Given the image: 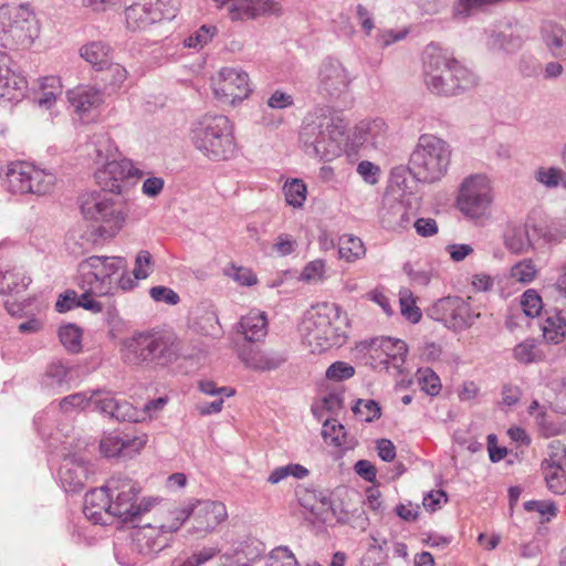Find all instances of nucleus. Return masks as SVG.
Returning <instances> with one entry per match:
<instances>
[{"instance_id": "nucleus-1", "label": "nucleus", "mask_w": 566, "mask_h": 566, "mask_svg": "<svg viewBox=\"0 0 566 566\" xmlns=\"http://www.w3.org/2000/svg\"><path fill=\"white\" fill-rule=\"evenodd\" d=\"M347 314L335 303L312 306L301 324L303 344L314 354L342 346L347 338Z\"/></svg>"}, {"instance_id": "nucleus-2", "label": "nucleus", "mask_w": 566, "mask_h": 566, "mask_svg": "<svg viewBox=\"0 0 566 566\" xmlns=\"http://www.w3.org/2000/svg\"><path fill=\"white\" fill-rule=\"evenodd\" d=\"M76 282L82 291H87L95 300L135 286L123 256L92 255L82 260L77 265Z\"/></svg>"}, {"instance_id": "nucleus-3", "label": "nucleus", "mask_w": 566, "mask_h": 566, "mask_svg": "<svg viewBox=\"0 0 566 566\" xmlns=\"http://www.w3.org/2000/svg\"><path fill=\"white\" fill-rule=\"evenodd\" d=\"M423 82L437 95L452 96L472 88L476 75L449 53L434 44L423 52Z\"/></svg>"}, {"instance_id": "nucleus-4", "label": "nucleus", "mask_w": 566, "mask_h": 566, "mask_svg": "<svg viewBox=\"0 0 566 566\" xmlns=\"http://www.w3.org/2000/svg\"><path fill=\"white\" fill-rule=\"evenodd\" d=\"M122 355L130 365L155 361L171 364L180 358H192L196 349L172 332L140 333L123 342Z\"/></svg>"}, {"instance_id": "nucleus-5", "label": "nucleus", "mask_w": 566, "mask_h": 566, "mask_svg": "<svg viewBox=\"0 0 566 566\" xmlns=\"http://www.w3.org/2000/svg\"><path fill=\"white\" fill-rule=\"evenodd\" d=\"M193 147L212 161L229 160L237 153L234 128L224 115H205L190 129Z\"/></svg>"}, {"instance_id": "nucleus-6", "label": "nucleus", "mask_w": 566, "mask_h": 566, "mask_svg": "<svg viewBox=\"0 0 566 566\" xmlns=\"http://www.w3.org/2000/svg\"><path fill=\"white\" fill-rule=\"evenodd\" d=\"M451 155L448 142L432 134H422L410 155L408 169L418 181L433 184L447 175Z\"/></svg>"}, {"instance_id": "nucleus-7", "label": "nucleus", "mask_w": 566, "mask_h": 566, "mask_svg": "<svg viewBox=\"0 0 566 566\" xmlns=\"http://www.w3.org/2000/svg\"><path fill=\"white\" fill-rule=\"evenodd\" d=\"M494 191L485 174H472L458 187L455 208L470 221L483 223L492 216Z\"/></svg>"}, {"instance_id": "nucleus-8", "label": "nucleus", "mask_w": 566, "mask_h": 566, "mask_svg": "<svg viewBox=\"0 0 566 566\" xmlns=\"http://www.w3.org/2000/svg\"><path fill=\"white\" fill-rule=\"evenodd\" d=\"M39 23L29 6L0 7V45L10 49H29L39 36Z\"/></svg>"}, {"instance_id": "nucleus-9", "label": "nucleus", "mask_w": 566, "mask_h": 566, "mask_svg": "<svg viewBox=\"0 0 566 566\" xmlns=\"http://www.w3.org/2000/svg\"><path fill=\"white\" fill-rule=\"evenodd\" d=\"M169 514L172 515V522L163 523L161 530L176 532L186 520L191 518V532L201 537L212 533L228 517L226 505L210 500L190 501L184 509H175Z\"/></svg>"}, {"instance_id": "nucleus-10", "label": "nucleus", "mask_w": 566, "mask_h": 566, "mask_svg": "<svg viewBox=\"0 0 566 566\" xmlns=\"http://www.w3.org/2000/svg\"><path fill=\"white\" fill-rule=\"evenodd\" d=\"M344 133L345 127L340 120L331 117H318L303 126L301 139L305 146V151L310 156L329 161L342 154Z\"/></svg>"}, {"instance_id": "nucleus-11", "label": "nucleus", "mask_w": 566, "mask_h": 566, "mask_svg": "<svg viewBox=\"0 0 566 566\" xmlns=\"http://www.w3.org/2000/svg\"><path fill=\"white\" fill-rule=\"evenodd\" d=\"M81 210L102 238H114L124 227L127 217L124 203L103 192L87 195L82 201Z\"/></svg>"}, {"instance_id": "nucleus-12", "label": "nucleus", "mask_w": 566, "mask_h": 566, "mask_svg": "<svg viewBox=\"0 0 566 566\" xmlns=\"http://www.w3.org/2000/svg\"><path fill=\"white\" fill-rule=\"evenodd\" d=\"M108 493L111 494V513L113 517L120 518L123 522L132 521L134 517L148 512L155 504V499H143L137 502V495L140 492L139 485L129 478L115 475L107 482Z\"/></svg>"}, {"instance_id": "nucleus-13", "label": "nucleus", "mask_w": 566, "mask_h": 566, "mask_svg": "<svg viewBox=\"0 0 566 566\" xmlns=\"http://www.w3.org/2000/svg\"><path fill=\"white\" fill-rule=\"evenodd\" d=\"M7 188L12 193H50L56 181L52 171L41 169L25 161L11 163L4 171Z\"/></svg>"}, {"instance_id": "nucleus-14", "label": "nucleus", "mask_w": 566, "mask_h": 566, "mask_svg": "<svg viewBox=\"0 0 566 566\" xmlns=\"http://www.w3.org/2000/svg\"><path fill=\"white\" fill-rule=\"evenodd\" d=\"M212 90L214 97L220 103L235 105L251 93L249 75L241 69L222 67L212 77Z\"/></svg>"}, {"instance_id": "nucleus-15", "label": "nucleus", "mask_w": 566, "mask_h": 566, "mask_svg": "<svg viewBox=\"0 0 566 566\" xmlns=\"http://www.w3.org/2000/svg\"><path fill=\"white\" fill-rule=\"evenodd\" d=\"M144 171L128 158H116L95 171V179L104 191L120 195L128 189L130 179H139Z\"/></svg>"}, {"instance_id": "nucleus-16", "label": "nucleus", "mask_w": 566, "mask_h": 566, "mask_svg": "<svg viewBox=\"0 0 566 566\" xmlns=\"http://www.w3.org/2000/svg\"><path fill=\"white\" fill-rule=\"evenodd\" d=\"M348 70L337 60H324L317 71V90L327 97L338 98L348 92L352 84Z\"/></svg>"}, {"instance_id": "nucleus-17", "label": "nucleus", "mask_w": 566, "mask_h": 566, "mask_svg": "<svg viewBox=\"0 0 566 566\" xmlns=\"http://www.w3.org/2000/svg\"><path fill=\"white\" fill-rule=\"evenodd\" d=\"M434 312L439 315L437 319L452 329L467 328L479 317V314H474L470 305L458 296L439 300L434 305Z\"/></svg>"}, {"instance_id": "nucleus-18", "label": "nucleus", "mask_w": 566, "mask_h": 566, "mask_svg": "<svg viewBox=\"0 0 566 566\" xmlns=\"http://www.w3.org/2000/svg\"><path fill=\"white\" fill-rule=\"evenodd\" d=\"M27 88L25 77L12 69L10 56L0 51V102H20L25 96Z\"/></svg>"}, {"instance_id": "nucleus-19", "label": "nucleus", "mask_w": 566, "mask_h": 566, "mask_svg": "<svg viewBox=\"0 0 566 566\" xmlns=\"http://www.w3.org/2000/svg\"><path fill=\"white\" fill-rule=\"evenodd\" d=\"M239 357L248 368L255 371L275 370L287 360V355L279 349L244 348Z\"/></svg>"}, {"instance_id": "nucleus-20", "label": "nucleus", "mask_w": 566, "mask_h": 566, "mask_svg": "<svg viewBox=\"0 0 566 566\" xmlns=\"http://www.w3.org/2000/svg\"><path fill=\"white\" fill-rule=\"evenodd\" d=\"M109 511L111 494L108 493L107 484L86 493L83 513L87 520L92 521L94 524L106 525L113 517V513Z\"/></svg>"}, {"instance_id": "nucleus-21", "label": "nucleus", "mask_w": 566, "mask_h": 566, "mask_svg": "<svg viewBox=\"0 0 566 566\" xmlns=\"http://www.w3.org/2000/svg\"><path fill=\"white\" fill-rule=\"evenodd\" d=\"M95 409L118 421L139 422L146 419L145 411H140L128 401H118L106 394H101V398L95 400Z\"/></svg>"}, {"instance_id": "nucleus-22", "label": "nucleus", "mask_w": 566, "mask_h": 566, "mask_svg": "<svg viewBox=\"0 0 566 566\" xmlns=\"http://www.w3.org/2000/svg\"><path fill=\"white\" fill-rule=\"evenodd\" d=\"M88 472L86 462L72 455L64 458L59 474L61 483L67 492H77L84 488Z\"/></svg>"}, {"instance_id": "nucleus-23", "label": "nucleus", "mask_w": 566, "mask_h": 566, "mask_svg": "<svg viewBox=\"0 0 566 566\" xmlns=\"http://www.w3.org/2000/svg\"><path fill=\"white\" fill-rule=\"evenodd\" d=\"M74 113L84 120L103 103V93L92 86H78L67 93Z\"/></svg>"}, {"instance_id": "nucleus-24", "label": "nucleus", "mask_w": 566, "mask_h": 566, "mask_svg": "<svg viewBox=\"0 0 566 566\" xmlns=\"http://www.w3.org/2000/svg\"><path fill=\"white\" fill-rule=\"evenodd\" d=\"M386 133L387 125L382 119H364L355 126L353 140L359 146L369 145L377 148L384 144Z\"/></svg>"}, {"instance_id": "nucleus-25", "label": "nucleus", "mask_w": 566, "mask_h": 566, "mask_svg": "<svg viewBox=\"0 0 566 566\" xmlns=\"http://www.w3.org/2000/svg\"><path fill=\"white\" fill-rule=\"evenodd\" d=\"M127 28L132 31L145 30L149 25L163 20V14L154 10L149 0L134 3L125 10Z\"/></svg>"}, {"instance_id": "nucleus-26", "label": "nucleus", "mask_w": 566, "mask_h": 566, "mask_svg": "<svg viewBox=\"0 0 566 566\" xmlns=\"http://www.w3.org/2000/svg\"><path fill=\"white\" fill-rule=\"evenodd\" d=\"M411 212L405 203L396 199H385L380 220L386 229L402 231L411 224Z\"/></svg>"}, {"instance_id": "nucleus-27", "label": "nucleus", "mask_w": 566, "mask_h": 566, "mask_svg": "<svg viewBox=\"0 0 566 566\" xmlns=\"http://www.w3.org/2000/svg\"><path fill=\"white\" fill-rule=\"evenodd\" d=\"M71 366L61 360L51 361L41 377V387L43 390L52 394H59L69 388L71 381Z\"/></svg>"}, {"instance_id": "nucleus-28", "label": "nucleus", "mask_w": 566, "mask_h": 566, "mask_svg": "<svg viewBox=\"0 0 566 566\" xmlns=\"http://www.w3.org/2000/svg\"><path fill=\"white\" fill-rule=\"evenodd\" d=\"M88 156L97 168L119 157L117 145L106 132L95 133L88 142Z\"/></svg>"}, {"instance_id": "nucleus-29", "label": "nucleus", "mask_w": 566, "mask_h": 566, "mask_svg": "<svg viewBox=\"0 0 566 566\" xmlns=\"http://www.w3.org/2000/svg\"><path fill=\"white\" fill-rule=\"evenodd\" d=\"M541 40L548 53L556 59H566V30L552 21L541 25Z\"/></svg>"}, {"instance_id": "nucleus-30", "label": "nucleus", "mask_w": 566, "mask_h": 566, "mask_svg": "<svg viewBox=\"0 0 566 566\" xmlns=\"http://www.w3.org/2000/svg\"><path fill=\"white\" fill-rule=\"evenodd\" d=\"M238 332L248 342H260L268 334V317L264 312L252 310L242 316L238 324Z\"/></svg>"}, {"instance_id": "nucleus-31", "label": "nucleus", "mask_w": 566, "mask_h": 566, "mask_svg": "<svg viewBox=\"0 0 566 566\" xmlns=\"http://www.w3.org/2000/svg\"><path fill=\"white\" fill-rule=\"evenodd\" d=\"M76 307H82L94 314L103 311L102 303L93 298L87 291H82V294L78 295L76 291L67 290L59 296L55 303V308L60 313H64Z\"/></svg>"}, {"instance_id": "nucleus-32", "label": "nucleus", "mask_w": 566, "mask_h": 566, "mask_svg": "<svg viewBox=\"0 0 566 566\" xmlns=\"http://www.w3.org/2000/svg\"><path fill=\"white\" fill-rule=\"evenodd\" d=\"M134 539L144 553H157L168 545V536L161 533L157 525H145L139 527L135 534Z\"/></svg>"}, {"instance_id": "nucleus-33", "label": "nucleus", "mask_w": 566, "mask_h": 566, "mask_svg": "<svg viewBox=\"0 0 566 566\" xmlns=\"http://www.w3.org/2000/svg\"><path fill=\"white\" fill-rule=\"evenodd\" d=\"M80 56L97 70H104L112 60V48L103 41H92L80 48Z\"/></svg>"}, {"instance_id": "nucleus-34", "label": "nucleus", "mask_w": 566, "mask_h": 566, "mask_svg": "<svg viewBox=\"0 0 566 566\" xmlns=\"http://www.w3.org/2000/svg\"><path fill=\"white\" fill-rule=\"evenodd\" d=\"M528 413L534 418L541 433L546 438L558 436L566 431V426L555 422L547 413L546 408L541 406L537 400L531 402Z\"/></svg>"}, {"instance_id": "nucleus-35", "label": "nucleus", "mask_w": 566, "mask_h": 566, "mask_svg": "<svg viewBox=\"0 0 566 566\" xmlns=\"http://www.w3.org/2000/svg\"><path fill=\"white\" fill-rule=\"evenodd\" d=\"M30 283L31 279L22 271L11 269L9 264L0 262V294L19 293Z\"/></svg>"}, {"instance_id": "nucleus-36", "label": "nucleus", "mask_w": 566, "mask_h": 566, "mask_svg": "<svg viewBox=\"0 0 566 566\" xmlns=\"http://www.w3.org/2000/svg\"><path fill=\"white\" fill-rule=\"evenodd\" d=\"M379 349L386 356L381 361L387 368L390 366L396 369L401 368L408 353V347L403 340L391 337L382 338L379 344Z\"/></svg>"}, {"instance_id": "nucleus-37", "label": "nucleus", "mask_w": 566, "mask_h": 566, "mask_svg": "<svg viewBox=\"0 0 566 566\" xmlns=\"http://www.w3.org/2000/svg\"><path fill=\"white\" fill-rule=\"evenodd\" d=\"M505 248L514 254H522L532 248L528 231L523 226H509L503 234Z\"/></svg>"}, {"instance_id": "nucleus-38", "label": "nucleus", "mask_w": 566, "mask_h": 566, "mask_svg": "<svg viewBox=\"0 0 566 566\" xmlns=\"http://www.w3.org/2000/svg\"><path fill=\"white\" fill-rule=\"evenodd\" d=\"M338 253L340 259L347 262H355L366 254L363 241L353 234H344L339 238Z\"/></svg>"}, {"instance_id": "nucleus-39", "label": "nucleus", "mask_w": 566, "mask_h": 566, "mask_svg": "<svg viewBox=\"0 0 566 566\" xmlns=\"http://www.w3.org/2000/svg\"><path fill=\"white\" fill-rule=\"evenodd\" d=\"M101 394L102 392L92 391L70 395L60 401V409L64 413L81 411L90 405L95 406V400L101 398Z\"/></svg>"}, {"instance_id": "nucleus-40", "label": "nucleus", "mask_w": 566, "mask_h": 566, "mask_svg": "<svg viewBox=\"0 0 566 566\" xmlns=\"http://www.w3.org/2000/svg\"><path fill=\"white\" fill-rule=\"evenodd\" d=\"M513 357L521 364H533L544 359V353L535 339H525L513 348Z\"/></svg>"}, {"instance_id": "nucleus-41", "label": "nucleus", "mask_w": 566, "mask_h": 566, "mask_svg": "<svg viewBox=\"0 0 566 566\" xmlns=\"http://www.w3.org/2000/svg\"><path fill=\"white\" fill-rule=\"evenodd\" d=\"M282 7L276 0H249L243 9L242 20L255 19L268 14H280Z\"/></svg>"}, {"instance_id": "nucleus-42", "label": "nucleus", "mask_w": 566, "mask_h": 566, "mask_svg": "<svg viewBox=\"0 0 566 566\" xmlns=\"http://www.w3.org/2000/svg\"><path fill=\"white\" fill-rule=\"evenodd\" d=\"M41 88L42 93L38 97V104L50 109L55 104L57 96L62 94L61 81L56 76H46L41 81Z\"/></svg>"}, {"instance_id": "nucleus-43", "label": "nucleus", "mask_w": 566, "mask_h": 566, "mask_svg": "<svg viewBox=\"0 0 566 566\" xmlns=\"http://www.w3.org/2000/svg\"><path fill=\"white\" fill-rule=\"evenodd\" d=\"M566 465V447L559 440H553L547 446V453L542 462V470H564Z\"/></svg>"}, {"instance_id": "nucleus-44", "label": "nucleus", "mask_w": 566, "mask_h": 566, "mask_svg": "<svg viewBox=\"0 0 566 566\" xmlns=\"http://www.w3.org/2000/svg\"><path fill=\"white\" fill-rule=\"evenodd\" d=\"M542 329L547 342L559 344L566 336V321L559 314L548 316Z\"/></svg>"}, {"instance_id": "nucleus-45", "label": "nucleus", "mask_w": 566, "mask_h": 566, "mask_svg": "<svg viewBox=\"0 0 566 566\" xmlns=\"http://www.w3.org/2000/svg\"><path fill=\"white\" fill-rule=\"evenodd\" d=\"M283 193L289 206L301 208L307 195V187L301 179H292L283 185Z\"/></svg>"}, {"instance_id": "nucleus-46", "label": "nucleus", "mask_w": 566, "mask_h": 566, "mask_svg": "<svg viewBox=\"0 0 566 566\" xmlns=\"http://www.w3.org/2000/svg\"><path fill=\"white\" fill-rule=\"evenodd\" d=\"M59 337L62 345L71 353H77L82 347V331L74 324L61 326Z\"/></svg>"}, {"instance_id": "nucleus-47", "label": "nucleus", "mask_w": 566, "mask_h": 566, "mask_svg": "<svg viewBox=\"0 0 566 566\" xmlns=\"http://www.w3.org/2000/svg\"><path fill=\"white\" fill-rule=\"evenodd\" d=\"M534 179L546 189H555L563 179V169L555 166H541L534 171Z\"/></svg>"}, {"instance_id": "nucleus-48", "label": "nucleus", "mask_w": 566, "mask_h": 566, "mask_svg": "<svg viewBox=\"0 0 566 566\" xmlns=\"http://www.w3.org/2000/svg\"><path fill=\"white\" fill-rule=\"evenodd\" d=\"M537 268L531 259H524L511 268L510 276L523 284L531 283L537 276Z\"/></svg>"}, {"instance_id": "nucleus-49", "label": "nucleus", "mask_w": 566, "mask_h": 566, "mask_svg": "<svg viewBox=\"0 0 566 566\" xmlns=\"http://www.w3.org/2000/svg\"><path fill=\"white\" fill-rule=\"evenodd\" d=\"M308 475V470L297 463H290L284 467L275 468L269 475L268 481L271 484H277L287 476H294L296 479H304Z\"/></svg>"}, {"instance_id": "nucleus-50", "label": "nucleus", "mask_w": 566, "mask_h": 566, "mask_svg": "<svg viewBox=\"0 0 566 566\" xmlns=\"http://www.w3.org/2000/svg\"><path fill=\"white\" fill-rule=\"evenodd\" d=\"M399 295L401 315L410 323H418L422 317V313L420 308L416 305V300L412 293L409 290L405 289L400 291Z\"/></svg>"}, {"instance_id": "nucleus-51", "label": "nucleus", "mask_w": 566, "mask_h": 566, "mask_svg": "<svg viewBox=\"0 0 566 566\" xmlns=\"http://www.w3.org/2000/svg\"><path fill=\"white\" fill-rule=\"evenodd\" d=\"M216 34L217 28L214 25H202L186 38L184 43L188 48L200 50L210 43Z\"/></svg>"}, {"instance_id": "nucleus-52", "label": "nucleus", "mask_w": 566, "mask_h": 566, "mask_svg": "<svg viewBox=\"0 0 566 566\" xmlns=\"http://www.w3.org/2000/svg\"><path fill=\"white\" fill-rule=\"evenodd\" d=\"M326 262L322 259H316L308 262L300 274V281L305 283H317L325 279Z\"/></svg>"}, {"instance_id": "nucleus-53", "label": "nucleus", "mask_w": 566, "mask_h": 566, "mask_svg": "<svg viewBox=\"0 0 566 566\" xmlns=\"http://www.w3.org/2000/svg\"><path fill=\"white\" fill-rule=\"evenodd\" d=\"M488 45L493 50H503L505 52H514L522 46L520 36L503 33L492 34L488 40Z\"/></svg>"}, {"instance_id": "nucleus-54", "label": "nucleus", "mask_w": 566, "mask_h": 566, "mask_svg": "<svg viewBox=\"0 0 566 566\" xmlns=\"http://www.w3.org/2000/svg\"><path fill=\"white\" fill-rule=\"evenodd\" d=\"M353 412L365 422H371L381 416V409L375 400L359 399L353 407Z\"/></svg>"}, {"instance_id": "nucleus-55", "label": "nucleus", "mask_w": 566, "mask_h": 566, "mask_svg": "<svg viewBox=\"0 0 566 566\" xmlns=\"http://www.w3.org/2000/svg\"><path fill=\"white\" fill-rule=\"evenodd\" d=\"M322 436L325 441H328L340 447L345 443V428L335 419H326L323 422Z\"/></svg>"}, {"instance_id": "nucleus-56", "label": "nucleus", "mask_w": 566, "mask_h": 566, "mask_svg": "<svg viewBox=\"0 0 566 566\" xmlns=\"http://www.w3.org/2000/svg\"><path fill=\"white\" fill-rule=\"evenodd\" d=\"M218 554V549L213 547H205L195 552L188 558H176L171 566H200L212 559Z\"/></svg>"}, {"instance_id": "nucleus-57", "label": "nucleus", "mask_w": 566, "mask_h": 566, "mask_svg": "<svg viewBox=\"0 0 566 566\" xmlns=\"http://www.w3.org/2000/svg\"><path fill=\"white\" fill-rule=\"evenodd\" d=\"M418 382L421 389L430 395L437 396L441 390V381L436 373L431 369H419Z\"/></svg>"}, {"instance_id": "nucleus-58", "label": "nucleus", "mask_w": 566, "mask_h": 566, "mask_svg": "<svg viewBox=\"0 0 566 566\" xmlns=\"http://www.w3.org/2000/svg\"><path fill=\"white\" fill-rule=\"evenodd\" d=\"M153 268L151 254L146 250L139 251L135 258L134 279L137 281L147 279L153 272Z\"/></svg>"}, {"instance_id": "nucleus-59", "label": "nucleus", "mask_w": 566, "mask_h": 566, "mask_svg": "<svg viewBox=\"0 0 566 566\" xmlns=\"http://www.w3.org/2000/svg\"><path fill=\"white\" fill-rule=\"evenodd\" d=\"M547 488L555 494H563L566 491V476L564 470H543Z\"/></svg>"}, {"instance_id": "nucleus-60", "label": "nucleus", "mask_w": 566, "mask_h": 566, "mask_svg": "<svg viewBox=\"0 0 566 566\" xmlns=\"http://www.w3.org/2000/svg\"><path fill=\"white\" fill-rule=\"evenodd\" d=\"M521 306L527 316L535 317L542 311V298L536 291L527 290L522 296Z\"/></svg>"}, {"instance_id": "nucleus-61", "label": "nucleus", "mask_w": 566, "mask_h": 566, "mask_svg": "<svg viewBox=\"0 0 566 566\" xmlns=\"http://www.w3.org/2000/svg\"><path fill=\"white\" fill-rule=\"evenodd\" d=\"M354 374V367L345 361H336L332 364L326 370V377L336 381L348 379L353 377Z\"/></svg>"}, {"instance_id": "nucleus-62", "label": "nucleus", "mask_w": 566, "mask_h": 566, "mask_svg": "<svg viewBox=\"0 0 566 566\" xmlns=\"http://www.w3.org/2000/svg\"><path fill=\"white\" fill-rule=\"evenodd\" d=\"M123 446L120 437L116 434H107L101 440L99 449L105 457H115L122 454Z\"/></svg>"}, {"instance_id": "nucleus-63", "label": "nucleus", "mask_w": 566, "mask_h": 566, "mask_svg": "<svg viewBox=\"0 0 566 566\" xmlns=\"http://www.w3.org/2000/svg\"><path fill=\"white\" fill-rule=\"evenodd\" d=\"M524 510L527 512H537L542 516H547L546 521H549L551 517L555 516L557 513L555 504L551 501H527L524 503Z\"/></svg>"}, {"instance_id": "nucleus-64", "label": "nucleus", "mask_w": 566, "mask_h": 566, "mask_svg": "<svg viewBox=\"0 0 566 566\" xmlns=\"http://www.w3.org/2000/svg\"><path fill=\"white\" fill-rule=\"evenodd\" d=\"M149 295L154 301L168 305H176L180 301L179 295L174 290L161 285L151 287Z\"/></svg>"}]
</instances>
